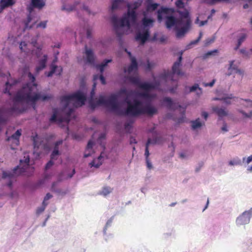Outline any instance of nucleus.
I'll return each mask as SVG.
<instances>
[{
    "instance_id": "obj_15",
    "label": "nucleus",
    "mask_w": 252,
    "mask_h": 252,
    "mask_svg": "<svg viewBox=\"0 0 252 252\" xmlns=\"http://www.w3.org/2000/svg\"><path fill=\"white\" fill-rule=\"evenodd\" d=\"M63 143L62 139L59 140L55 143L53 150L51 154V159L52 160H57L59 156L61 155V153L59 151V146L61 145Z\"/></svg>"
},
{
    "instance_id": "obj_58",
    "label": "nucleus",
    "mask_w": 252,
    "mask_h": 252,
    "mask_svg": "<svg viewBox=\"0 0 252 252\" xmlns=\"http://www.w3.org/2000/svg\"><path fill=\"white\" fill-rule=\"evenodd\" d=\"M221 130L223 131L226 132L228 131L227 125L226 124H224L221 127Z\"/></svg>"
},
{
    "instance_id": "obj_9",
    "label": "nucleus",
    "mask_w": 252,
    "mask_h": 252,
    "mask_svg": "<svg viewBox=\"0 0 252 252\" xmlns=\"http://www.w3.org/2000/svg\"><path fill=\"white\" fill-rule=\"evenodd\" d=\"M252 218V207L239 215L236 218L235 223L237 226L245 225L250 223Z\"/></svg>"
},
{
    "instance_id": "obj_7",
    "label": "nucleus",
    "mask_w": 252,
    "mask_h": 252,
    "mask_svg": "<svg viewBox=\"0 0 252 252\" xmlns=\"http://www.w3.org/2000/svg\"><path fill=\"white\" fill-rule=\"evenodd\" d=\"M155 21L151 18H148L145 12L144 13V17L141 20L143 29L142 32H139L136 35L135 38L144 44L149 39L150 36L149 28L152 27Z\"/></svg>"
},
{
    "instance_id": "obj_21",
    "label": "nucleus",
    "mask_w": 252,
    "mask_h": 252,
    "mask_svg": "<svg viewBox=\"0 0 252 252\" xmlns=\"http://www.w3.org/2000/svg\"><path fill=\"white\" fill-rule=\"evenodd\" d=\"M112 62V59H105L101 63L96 64L95 68L97 70L99 71L101 74H102L105 68L107 66L108 64Z\"/></svg>"
},
{
    "instance_id": "obj_18",
    "label": "nucleus",
    "mask_w": 252,
    "mask_h": 252,
    "mask_svg": "<svg viewBox=\"0 0 252 252\" xmlns=\"http://www.w3.org/2000/svg\"><path fill=\"white\" fill-rule=\"evenodd\" d=\"M158 141V137L157 134V133H155V135L153 138H148L147 142L146 144V147H145V156L146 159H149L148 157L150 155L149 151L148 149L149 146L151 144H155L157 143Z\"/></svg>"
},
{
    "instance_id": "obj_37",
    "label": "nucleus",
    "mask_w": 252,
    "mask_h": 252,
    "mask_svg": "<svg viewBox=\"0 0 252 252\" xmlns=\"http://www.w3.org/2000/svg\"><path fill=\"white\" fill-rule=\"evenodd\" d=\"M217 52H218V50L216 49L212 50V51H208L207 53H206L203 56V59H206L211 56L214 55Z\"/></svg>"
},
{
    "instance_id": "obj_62",
    "label": "nucleus",
    "mask_w": 252,
    "mask_h": 252,
    "mask_svg": "<svg viewBox=\"0 0 252 252\" xmlns=\"http://www.w3.org/2000/svg\"><path fill=\"white\" fill-rule=\"evenodd\" d=\"M83 8L85 10H86L87 12H88V13H90V10L89 7L85 5H83Z\"/></svg>"
},
{
    "instance_id": "obj_31",
    "label": "nucleus",
    "mask_w": 252,
    "mask_h": 252,
    "mask_svg": "<svg viewBox=\"0 0 252 252\" xmlns=\"http://www.w3.org/2000/svg\"><path fill=\"white\" fill-rule=\"evenodd\" d=\"M247 37V35L245 33L241 32L239 33L237 37V43L239 45H241L242 43L245 40Z\"/></svg>"
},
{
    "instance_id": "obj_40",
    "label": "nucleus",
    "mask_w": 252,
    "mask_h": 252,
    "mask_svg": "<svg viewBox=\"0 0 252 252\" xmlns=\"http://www.w3.org/2000/svg\"><path fill=\"white\" fill-rule=\"evenodd\" d=\"M204 2H206L209 4H214L216 2H220V1H228L229 0H203Z\"/></svg>"
},
{
    "instance_id": "obj_2",
    "label": "nucleus",
    "mask_w": 252,
    "mask_h": 252,
    "mask_svg": "<svg viewBox=\"0 0 252 252\" xmlns=\"http://www.w3.org/2000/svg\"><path fill=\"white\" fill-rule=\"evenodd\" d=\"M96 85V83L93 84L89 100L90 105L93 109L98 106L103 105L110 111L119 115L130 117H136L144 114L152 115L156 112V109L149 104L143 107L142 102L137 99H135L133 104H132L128 99V97L123 99L122 103L126 104L127 107L123 108L118 101V98L122 94H128L129 93L125 88L121 89L117 94H111L108 99H106L103 95H100L98 98L94 99V97Z\"/></svg>"
},
{
    "instance_id": "obj_10",
    "label": "nucleus",
    "mask_w": 252,
    "mask_h": 252,
    "mask_svg": "<svg viewBox=\"0 0 252 252\" xmlns=\"http://www.w3.org/2000/svg\"><path fill=\"white\" fill-rule=\"evenodd\" d=\"M125 51L127 54L129 58L130 63L127 67L124 68V72L128 75L131 74L132 73H135L137 72L138 68V64L136 59L133 56L130 52L128 51L127 49H125Z\"/></svg>"
},
{
    "instance_id": "obj_49",
    "label": "nucleus",
    "mask_w": 252,
    "mask_h": 252,
    "mask_svg": "<svg viewBox=\"0 0 252 252\" xmlns=\"http://www.w3.org/2000/svg\"><path fill=\"white\" fill-rule=\"evenodd\" d=\"M146 165H147V168L149 170L153 169V167L152 163L150 161L149 159H146Z\"/></svg>"
},
{
    "instance_id": "obj_34",
    "label": "nucleus",
    "mask_w": 252,
    "mask_h": 252,
    "mask_svg": "<svg viewBox=\"0 0 252 252\" xmlns=\"http://www.w3.org/2000/svg\"><path fill=\"white\" fill-rule=\"evenodd\" d=\"M112 191V189L109 187H104L101 191L100 194L103 196H106Z\"/></svg>"
},
{
    "instance_id": "obj_26",
    "label": "nucleus",
    "mask_w": 252,
    "mask_h": 252,
    "mask_svg": "<svg viewBox=\"0 0 252 252\" xmlns=\"http://www.w3.org/2000/svg\"><path fill=\"white\" fill-rule=\"evenodd\" d=\"M191 127L193 130L196 129L197 128H200L203 125H204V122L203 123L200 122V120L199 118L196 119L194 121H192L191 122Z\"/></svg>"
},
{
    "instance_id": "obj_50",
    "label": "nucleus",
    "mask_w": 252,
    "mask_h": 252,
    "mask_svg": "<svg viewBox=\"0 0 252 252\" xmlns=\"http://www.w3.org/2000/svg\"><path fill=\"white\" fill-rule=\"evenodd\" d=\"M54 192H56L58 194H61L63 195H65L66 193L65 191H64L61 189H57L55 191H54Z\"/></svg>"
},
{
    "instance_id": "obj_8",
    "label": "nucleus",
    "mask_w": 252,
    "mask_h": 252,
    "mask_svg": "<svg viewBox=\"0 0 252 252\" xmlns=\"http://www.w3.org/2000/svg\"><path fill=\"white\" fill-rule=\"evenodd\" d=\"M45 5V1L44 0H31L30 4L28 7L29 15L28 16L27 21L25 24V29H31L32 27V25H30V23L32 21V13L34 9L41 10Z\"/></svg>"
},
{
    "instance_id": "obj_20",
    "label": "nucleus",
    "mask_w": 252,
    "mask_h": 252,
    "mask_svg": "<svg viewBox=\"0 0 252 252\" xmlns=\"http://www.w3.org/2000/svg\"><path fill=\"white\" fill-rule=\"evenodd\" d=\"M21 135V130L18 129L11 136L7 138L8 141L12 140V143L15 145L19 144V138Z\"/></svg>"
},
{
    "instance_id": "obj_32",
    "label": "nucleus",
    "mask_w": 252,
    "mask_h": 252,
    "mask_svg": "<svg viewBox=\"0 0 252 252\" xmlns=\"http://www.w3.org/2000/svg\"><path fill=\"white\" fill-rule=\"evenodd\" d=\"M241 104L246 108L252 107V101L249 99H242Z\"/></svg>"
},
{
    "instance_id": "obj_13",
    "label": "nucleus",
    "mask_w": 252,
    "mask_h": 252,
    "mask_svg": "<svg viewBox=\"0 0 252 252\" xmlns=\"http://www.w3.org/2000/svg\"><path fill=\"white\" fill-rule=\"evenodd\" d=\"M229 67L228 68V70L227 73H226V75L230 76L231 75H233L235 73H237L239 74L241 76H242L243 74V72L242 70L239 69L238 68V66L236 64H234V61H229Z\"/></svg>"
},
{
    "instance_id": "obj_5",
    "label": "nucleus",
    "mask_w": 252,
    "mask_h": 252,
    "mask_svg": "<svg viewBox=\"0 0 252 252\" xmlns=\"http://www.w3.org/2000/svg\"><path fill=\"white\" fill-rule=\"evenodd\" d=\"M142 1L138 0L127 5L128 9L121 18L113 15L111 17V22L116 34L119 38L129 30L131 26L136 24L137 20L136 10L141 5Z\"/></svg>"
},
{
    "instance_id": "obj_57",
    "label": "nucleus",
    "mask_w": 252,
    "mask_h": 252,
    "mask_svg": "<svg viewBox=\"0 0 252 252\" xmlns=\"http://www.w3.org/2000/svg\"><path fill=\"white\" fill-rule=\"evenodd\" d=\"M208 23V20H204V21H201L199 23V26L201 27L205 25H206Z\"/></svg>"
},
{
    "instance_id": "obj_23",
    "label": "nucleus",
    "mask_w": 252,
    "mask_h": 252,
    "mask_svg": "<svg viewBox=\"0 0 252 252\" xmlns=\"http://www.w3.org/2000/svg\"><path fill=\"white\" fill-rule=\"evenodd\" d=\"M79 2L76 1L73 4H63L62 7V10L67 12H71L75 10Z\"/></svg>"
},
{
    "instance_id": "obj_63",
    "label": "nucleus",
    "mask_w": 252,
    "mask_h": 252,
    "mask_svg": "<svg viewBox=\"0 0 252 252\" xmlns=\"http://www.w3.org/2000/svg\"><path fill=\"white\" fill-rule=\"evenodd\" d=\"M125 126L126 129L130 128L131 127V124L129 123H126Z\"/></svg>"
},
{
    "instance_id": "obj_30",
    "label": "nucleus",
    "mask_w": 252,
    "mask_h": 252,
    "mask_svg": "<svg viewBox=\"0 0 252 252\" xmlns=\"http://www.w3.org/2000/svg\"><path fill=\"white\" fill-rule=\"evenodd\" d=\"M189 91L190 92H193L196 91L197 95L198 96H199L202 93V89L199 87V85L197 84H195L191 86L189 88Z\"/></svg>"
},
{
    "instance_id": "obj_25",
    "label": "nucleus",
    "mask_w": 252,
    "mask_h": 252,
    "mask_svg": "<svg viewBox=\"0 0 252 252\" xmlns=\"http://www.w3.org/2000/svg\"><path fill=\"white\" fill-rule=\"evenodd\" d=\"M102 156L100 155L97 158L94 159L90 164L91 167H94L98 168L102 164L101 161Z\"/></svg>"
},
{
    "instance_id": "obj_61",
    "label": "nucleus",
    "mask_w": 252,
    "mask_h": 252,
    "mask_svg": "<svg viewBox=\"0 0 252 252\" xmlns=\"http://www.w3.org/2000/svg\"><path fill=\"white\" fill-rule=\"evenodd\" d=\"M152 41H156L157 40V33H155L153 37L151 39Z\"/></svg>"
},
{
    "instance_id": "obj_19",
    "label": "nucleus",
    "mask_w": 252,
    "mask_h": 252,
    "mask_svg": "<svg viewBox=\"0 0 252 252\" xmlns=\"http://www.w3.org/2000/svg\"><path fill=\"white\" fill-rule=\"evenodd\" d=\"M47 59V56L46 55H44L43 57L39 60L38 65L35 68V72L36 74H38L40 71L46 67Z\"/></svg>"
},
{
    "instance_id": "obj_52",
    "label": "nucleus",
    "mask_w": 252,
    "mask_h": 252,
    "mask_svg": "<svg viewBox=\"0 0 252 252\" xmlns=\"http://www.w3.org/2000/svg\"><path fill=\"white\" fill-rule=\"evenodd\" d=\"M216 82V80L215 79H213L210 83H204V86L205 87H212L213 86V85H214L215 83Z\"/></svg>"
},
{
    "instance_id": "obj_45",
    "label": "nucleus",
    "mask_w": 252,
    "mask_h": 252,
    "mask_svg": "<svg viewBox=\"0 0 252 252\" xmlns=\"http://www.w3.org/2000/svg\"><path fill=\"white\" fill-rule=\"evenodd\" d=\"M46 23H47L46 21H42L37 25L36 27L37 28H42L43 29H44L46 27Z\"/></svg>"
},
{
    "instance_id": "obj_1",
    "label": "nucleus",
    "mask_w": 252,
    "mask_h": 252,
    "mask_svg": "<svg viewBox=\"0 0 252 252\" xmlns=\"http://www.w3.org/2000/svg\"><path fill=\"white\" fill-rule=\"evenodd\" d=\"M182 53L178 58V60L175 62L172 66V71H164L162 73L159 74L157 77L153 75V81L152 83L141 82L139 77L136 76H127L126 78L131 83L136 85L140 89L143 90L144 92H139L132 90L127 91L128 94H122L120 96L123 95H125V98L128 97V99L131 101L132 104L134 103V100L137 99L141 101L142 103L143 107H146L149 104L157 110L156 108L154 107L150 103V101L153 99V95L150 94L149 92L152 90H157L161 92L169 91L173 93L175 92L177 85L176 81L174 79L175 74L178 75H183L184 73L180 70L181 62L182 60ZM156 112L153 115L156 114ZM150 116V115L147 114ZM153 116V115H152Z\"/></svg>"
},
{
    "instance_id": "obj_6",
    "label": "nucleus",
    "mask_w": 252,
    "mask_h": 252,
    "mask_svg": "<svg viewBox=\"0 0 252 252\" xmlns=\"http://www.w3.org/2000/svg\"><path fill=\"white\" fill-rule=\"evenodd\" d=\"M25 160L21 159L20 166H17L11 171H3L2 172V178L7 180V186L11 188L13 182L15 180L16 177L19 175L28 173V170L30 168L29 162L30 158L29 156L24 157Z\"/></svg>"
},
{
    "instance_id": "obj_17",
    "label": "nucleus",
    "mask_w": 252,
    "mask_h": 252,
    "mask_svg": "<svg viewBox=\"0 0 252 252\" xmlns=\"http://www.w3.org/2000/svg\"><path fill=\"white\" fill-rule=\"evenodd\" d=\"M21 81V80H8L6 83H5V87L3 90V93L4 94H7L9 96L12 95V92H11L10 90L12 89L13 87L17 85L18 83H20Z\"/></svg>"
},
{
    "instance_id": "obj_22",
    "label": "nucleus",
    "mask_w": 252,
    "mask_h": 252,
    "mask_svg": "<svg viewBox=\"0 0 252 252\" xmlns=\"http://www.w3.org/2000/svg\"><path fill=\"white\" fill-rule=\"evenodd\" d=\"M15 2V0H0V13L6 7L13 5Z\"/></svg>"
},
{
    "instance_id": "obj_24",
    "label": "nucleus",
    "mask_w": 252,
    "mask_h": 252,
    "mask_svg": "<svg viewBox=\"0 0 252 252\" xmlns=\"http://www.w3.org/2000/svg\"><path fill=\"white\" fill-rule=\"evenodd\" d=\"M94 145V143L92 140H90L88 142L86 151L84 153L85 158H88L91 156L92 153L93 152L92 148Z\"/></svg>"
},
{
    "instance_id": "obj_60",
    "label": "nucleus",
    "mask_w": 252,
    "mask_h": 252,
    "mask_svg": "<svg viewBox=\"0 0 252 252\" xmlns=\"http://www.w3.org/2000/svg\"><path fill=\"white\" fill-rule=\"evenodd\" d=\"M202 116L205 119V120H206L208 118V114L206 112H203L202 113Z\"/></svg>"
},
{
    "instance_id": "obj_56",
    "label": "nucleus",
    "mask_w": 252,
    "mask_h": 252,
    "mask_svg": "<svg viewBox=\"0 0 252 252\" xmlns=\"http://www.w3.org/2000/svg\"><path fill=\"white\" fill-rule=\"evenodd\" d=\"M99 76H100V75H98V74H95V75H94V77H93L94 83H95V81L96 80L99 79Z\"/></svg>"
},
{
    "instance_id": "obj_38",
    "label": "nucleus",
    "mask_w": 252,
    "mask_h": 252,
    "mask_svg": "<svg viewBox=\"0 0 252 252\" xmlns=\"http://www.w3.org/2000/svg\"><path fill=\"white\" fill-rule=\"evenodd\" d=\"M37 139H38V138H37V137H35L33 139V146H34V149L35 150H35L36 149H38L40 146H41V147L44 146V145H42L41 144V143H40V144L38 143Z\"/></svg>"
},
{
    "instance_id": "obj_39",
    "label": "nucleus",
    "mask_w": 252,
    "mask_h": 252,
    "mask_svg": "<svg viewBox=\"0 0 252 252\" xmlns=\"http://www.w3.org/2000/svg\"><path fill=\"white\" fill-rule=\"evenodd\" d=\"M250 52H252V49H251L250 51L244 49H241L240 50V52L246 57H248L249 56Z\"/></svg>"
},
{
    "instance_id": "obj_43",
    "label": "nucleus",
    "mask_w": 252,
    "mask_h": 252,
    "mask_svg": "<svg viewBox=\"0 0 252 252\" xmlns=\"http://www.w3.org/2000/svg\"><path fill=\"white\" fill-rule=\"evenodd\" d=\"M106 137V134L104 133H102L100 134L98 139L97 142L99 143L101 145H102V142L101 141L103 139H105Z\"/></svg>"
},
{
    "instance_id": "obj_59",
    "label": "nucleus",
    "mask_w": 252,
    "mask_h": 252,
    "mask_svg": "<svg viewBox=\"0 0 252 252\" xmlns=\"http://www.w3.org/2000/svg\"><path fill=\"white\" fill-rule=\"evenodd\" d=\"M185 109H184L183 110V112H182V117L179 120V123L182 122L183 121V118H184V116L185 115Z\"/></svg>"
},
{
    "instance_id": "obj_48",
    "label": "nucleus",
    "mask_w": 252,
    "mask_h": 252,
    "mask_svg": "<svg viewBox=\"0 0 252 252\" xmlns=\"http://www.w3.org/2000/svg\"><path fill=\"white\" fill-rule=\"evenodd\" d=\"M246 160V162L247 164L250 163L252 161V155L249 156L248 158H246L245 157L243 158V162H244Z\"/></svg>"
},
{
    "instance_id": "obj_35",
    "label": "nucleus",
    "mask_w": 252,
    "mask_h": 252,
    "mask_svg": "<svg viewBox=\"0 0 252 252\" xmlns=\"http://www.w3.org/2000/svg\"><path fill=\"white\" fill-rule=\"evenodd\" d=\"M48 205V203L42 202L41 206L37 208L36 210V214L39 215L42 213L45 209L46 206Z\"/></svg>"
},
{
    "instance_id": "obj_54",
    "label": "nucleus",
    "mask_w": 252,
    "mask_h": 252,
    "mask_svg": "<svg viewBox=\"0 0 252 252\" xmlns=\"http://www.w3.org/2000/svg\"><path fill=\"white\" fill-rule=\"evenodd\" d=\"M129 143H130V144H136L137 143V142L135 138L131 136V137H130V139H129Z\"/></svg>"
},
{
    "instance_id": "obj_46",
    "label": "nucleus",
    "mask_w": 252,
    "mask_h": 252,
    "mask_svg": "<svg viewBox=\"0 0 252 252\" xmlns=\"http://www.w3.org/2000/svg\"><path fill=\"white\" fill-rule=\"evenodd\" d=\"M239 111L242 113L244 118H251L252 116V113L251 112L250 113H247L243 110H240Z\"/></svg>"
},
{
    "instance_id": "obj_3",
    "label": "nucleus",
    "mask_w": 252,
    "mask_h": 252,
    "mask_svg": "<svg viewBox=\"0 0 252 252\" xmlns=\"http://www.w3.org/2000/svg\"><path fill=\"white\" fill-rule=\"evenodd\" d=\"M177 12L180 15L179 19L175 17L174 8L162 6L158 10L157 17L159 23L164 20L167 29H171L174 27L176 31V37L179 38L184 36L189 30L191 21L189 12L187 9L178 10Z\"/></svg>"
},
{
    "instance_id": "obj_29",
    "label": "nucleus",
    "mask_w": 252,
    "mask_h": 252,
    "mask_svg": "<svg viewBox=\"0 0 252 252\" xmlns=\"http://www.w3.org/2000/svg\"><path fill=\"white\" fill-rule=\"evenodd\" d=\"M233 98L232 94H225L221 97H216L215 100H223L226 103H230V99Z\"/></svg>"
},
{
    "instance_id": "obj_27",
    "label": "nucleus",
    "mask_w": 252,
    "mask_h": 252,
    "mask_svg": "<svg viewBox=\"0 0 252 252\" xmlns=\"http://www.w3.org/2000/svg\"><path fill=\"white\" fill-rule=\"evenodd\" d=\"M213 110L219 117H223L227 115V112L225 109L222 108L215 107L213 108Z\"/></svg>"
},
{
    "instance_id": "obj_42",
    "label": "nucleus",
    "mask_w": 252,
    "mask_h": 252,
    "mask_svg": "<svg viewBox=\"0 0 252 252\" xmlns=\"http://www.w3.org/2000/svg\"><path fill=\"white\" fill-rule=\"evenodd\" d=\"M199 41V40L198 39L191 41L190 43L186 46V49L191 48L192 45L196 44Z\"/></svg>"
},
{
    "instance_id": "obj_41",
    "label": "nucleus",
    "mask_w": 252,
    "mask_h": 252,
    "mask_svg": "<svg viewBox=\"0 0 252 252\" xmlns=\"http://www.w3.org/2000/svg\"><path fill=\"white\" fill-rule=\"evenodd\" d=\"M158 4L157 3H152L149 4L148 8L149 9H152V10H155L158 8Z\"/></svg>"
},
{
    "instance_id": "obj_55",
    "label": "nucleus",
    "mask_w": 252,
    "mask_h": 252,
    "mask_svg": "<svg viewBox=\"0 0 252 252\" xmlns=\"http://www.w3.org/2000/svg\"><path fill=\"white\" fill-rule=\"evenodd\" d=\"M99 80L102 84H103V85L105 84V83H106L105 79L104 76L102 75V74L100 75Z\"/></svg>"
},
{
    "instance_id": "obj_11",
    "label": "nucleus",
    "mask_w": 252,
    "mask_h": 252,
    "mask_svg": "<svg viewBox=\"0 0 252 252\" xmlns=\"http://www.w3.org/2000/svg\"><path fill=\"white\" fill-rule=\"evenodd\" d=\"M163 105L165 106L167 109L170 110H175L178 109L182 108L181 105L177 102L172 100L169 97H165L162 100Z\"/></svg>"
},
{
    "instance_id": "obj_44",
    "label": "nucleus",
    "mask_w": 252,
    "mask_h": 252,
    "mask_svg": "<svg viewBox=\"0 0 252 252\" xmlns=\"http://www.w3.org/2000/svg\"><path fill=\"white\" fill-rule=\"evenodd\" d=\"M176 5L177 7L181 8L184 7V3L182 0H178L176 1Z\"/></svg>"
},
{
    "instance_id": "obj_12",
    "label": "nucleus",
    "mask_w": 252,
    "mask_h": 252,
    "mask_svg": "<svg viewBox=\"0 0 252 252\" xmlns=\"http://www.w3.org/2000/svg\"><path fill=\"white\" fill-rule=\"evenodd\" d=\"M84 54L85 56L84 58L85 63L94 65L95 58L94 51L92 49L88 48L87 46L86 45Z\"/></svg>"
},
{
    "instance_id": "obj_14",
    "label": "nucleus",
    "mask_w": 252,
    "mask_h": 252,
    "mask_svg": "<svg viewBox=\"0 0 252 252\" xmlns=\"http://www.w3.org/2000/svg\"><path fill=\"white\" fill-rule=\"evenodd\" d=\"M56 62V59L54 60L53 63L50 65V71L48 72H45V74L48 77L52 76L55 74L56 75H60L62 72V68L61 66H57L54 64Z\"/></svg>"
},
{
    "instance_id": "obj_53",
    "label": "nucleus",
    "mask_w": 252,
    "mask_h": 252,
    "mask_svg": "<svg viewBox=\"0 0 252 252\" xmlns=\"http://www.w3.org/2000/svg\"><path fill=\"white\" fill-rule=\"evenodd\" d=\"M153 67V64L151 63L150 62L149 60L147 61L146 63V68L148 70H150Z\"/></svg>"
},
{
    "instance_id": "obj_51",
    "label": "nucleus",
    "mask_w": 252,
    "mask_h": 252,
    "mask_svg": "<svg viewBox=\"0 0 252 252\" xmlns=\"http://www.w3.org/2000/svg\"><path fill=\"white\" fill-rule=\"evenodd\" d=\"M53 197L52 195L50 193H47L44 198L43 201L42 202L47 203L46 201L49 199H51Z\"/></svg>"
},
{
    "instance_id": "obj_28",
    "label": "nucleus",
    "mask_w": 252,
    "mask_h": 252,
    "mask_svg": "<svg viewBox=\"0 0 252 252\" xmlns=\"http://www.w3.org/2000/svg\"><path fill=\"white\" fill-rule=\"evenodd\" d=\"M125 2V0H114L112 2L111 9L115 10L120 7L121 5Z\"/></svg>"
},
{
    "instance_id": "obj_33",
    "label": "nucleus",
    "mask_w": 252,
    "mask_h": 252,
    "mask_svg": "<svg viewBox=\"0 0 252 252\" xmlns=\"http://www.w3.org/2000/svg\"><path fill=\"white\" fill-rule=\"evenodd\" d=\"M241 164V159L238 158H235L229 162V165L231 166L238 165Z\"/></svg>"
},
{
    "instance_id": "obj_47",
    "label": "nucleus",
    "mask_w": 252,
    "mask_h": 252,
    "mask_svg": "<svg viewBox=\"0 0 252 252\" xmlns=\"http://www.w3.org/2000/svg\"><path fill=\"white\" fill-rule=\"evenodd\" d=\"M54 160H52L51 159L47 163L45 166L46 170L49 169L54 164Z\"/></svg>"
},
{
    "instance_id": "obj_36",
    "label": "nucleus",
    "mask_w": 252,
    "mask_h": 252,
    "mask_svg": "<svg viewBox=\"0 0 252 252\" xmlns=\"http://www.w3.org/2000/svg\"><path fill=\"white\" fill-rule=\"evenodd\" d=\"M113 218L111 217L110 219H109L107 221L106 224L103 228V233L104 235L106 234V229H107V228H108L111 226V224H112V221H113Z\"/></svg>"
},
{
    "instance_id": "obj_64",
    "label": "nucleus",
    "mask_w": 252,
    "mask_h": 252,
    "mask_svg": "<svg viewBox=\"0 0 252 252\" xmlns=\"http://www.w3.org/2000/svg\"><path fill=\"white\" fill-rule=\"evenodd\" d=\"M141 191L145 194L147 191V189L145 187H143L141 189Z\"/></svg>"
},
{
    "instance_id": "obj_16",
    "label": "nucleus",
    "mask_w": 252,
    "mask_h": 252,
    "mask_svg": "<svg viewBox=\"0 0 252 252\" xmlns=\"http://www.w3.org/2000/svg\"><path fill=\"white\" fill-rule=\"evenodd\" d=\"M75 173V170L74 169H73L72 173H70V174H68L67 176L66 177L64 176L63 172L61 173L58 177V181L57 182H54L52 183V185L51 186L52 191H54L57 189V186L59 182H61L63 179L72 178Z\"/></svg>"
},
{
    "instance_id": "obj_4",
    "label": "nucleus",
    "mask_w": 252,
    "mask_h": 252,
    "mask_svg": "<svg viewBox=\"0 0 252 252\" xmlns=\"http://www.w3.org/2000/svg\"><path fill=\"white\" fill-rule=\"evenodd\" d=\"M86 100V94L81 91L61 98V109L54 108L53 115L50 119L51 122L68 123L70 121L74 109L82 106Z\"/></svg>"
}]
</instances>
